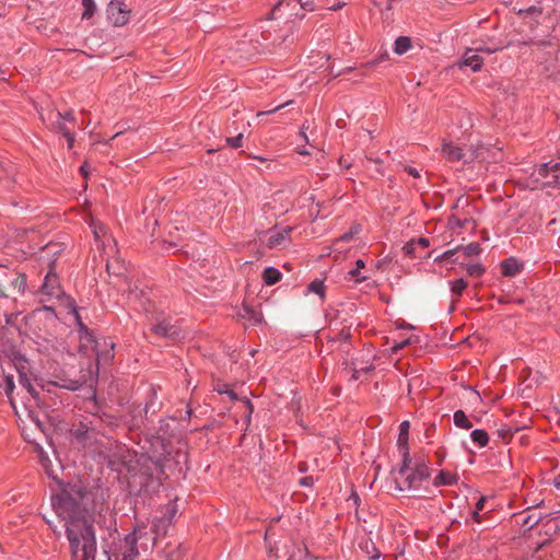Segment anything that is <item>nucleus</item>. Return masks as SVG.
<instances>
[{
    "instance_id": "nucleus-1",
    "label": "nucleus",
    "mask_w": 560,
    "mask_h": 560,
    "mask_svg": "<svg viewBox=\"0 0 560 560\" xmlns=\"http://www.w3.org/2000/svg\"><path fill=\"white\" fill-rule=\"evenodd\" d=\"M83 498L81 486L68 485L52 495L51 505L56 514L66 521L73 560H95L96 539L92 523L81 509Z\"/></svg>"
},
{
    "instance_id": "nucleus-2",
    "label": "nucleus",
    "mask_w": 560,
    "mask_h": 560,
    "mask_svg": "<svg viewBox=\"0 0 560 560\" xmlns=\"http://www.w3.org/2000/svg\"><path fill=\"white\" fill-rule=\"evenodd\" d=\"M156 537L148 530V523L137 522L132 530L112 547L108 560H137L155 546Z\"/></svg>"
},
{
    "instance_id": "nucleus-3",
    "label": "nucleus",
    "mask_w": 560,
    "mask_h": 560,
    "mask_svg": "<svg viewBox=\"0 0 560 560\" xmlns=\"http://www.w3.org/2000/svg\"><path fill=\"white\" fill-rule=\"evenodd\" d=\"M443 158L450 163H460L463 166L474 162H485L488 149L482 144L462 145L452 141H443L441 149Z\"/></svg>"
},
{
    "instance_id": "nucleus-4",
    "label": "nucleus",
    "mask_w": 560,
    "mask_h": 560,
    "mask_svg": "<svg viewBox=\"0 0 560 560\" xmlns=\"http://www.w3.org/2000/svg\"><path fill=\"white\" fill-rule=\"evenodd\" d=\"M409 463L402 458V465L394 477L396 488L400 491L418 489L430 477V468L425 464H418L411 469Z\"/></svg>"
},
{
    "instance_id": "nucleus-5",
    "label": "nucleus",
    "mask_w": 560,
    "mask_h": 560,
    "mask_svg": "<svg viewBox=\"0 0 560 560\" xmlns=\"http://www.w3.org/2000/svg\"><path fill=\"white\" fill-rule=\"evenodd\" d=\"M26 278L24 275L8 269H0V296L13 298L24 293Z\"/></svg>"
},
{
    "instance_id": "nucleus-6",
    "label": "nucleus",
    "mask_w": 560,
    "mask_h": 560,
    "mask_svg": "<svg viewBox=\"0 0 560 560\" xmlns=\"http://www.w3.org/2000/svg\"><path fill=\"white\" fill-rule=\"evenodd\" d=\"M178 509L176 501H171L165 504L159 512V514L154 515L151 521V535L152 537H163L167 534L170 526L174 523V520L177 515Z\"/></svg>"
},
{
    "instance_id": "nucleus-7",
    "label": "nucleus",
    "mask_w": 560,
    "mask_h": 560,
    "mask_svg": "<svg viewBox=\"0 0 560 560\" xmlns=\"http://www.w3.org/2000/svg\"><path fill=\"white\" fill-rule=\"evenodd\" d=\"M536 179H541L542 186L560 188V162H547L540 164L533 173Z\"/></svg>"
},
{
    "instance_id": "nucleus-8",
    "label": "nucleus",
    "mask_w": 560,
    "mask_h": 560,
    "mask_svg": "<svg viewBox=\"0 0 560 560\" xmlns=\"http://www.w3.org/2000/svg\"><path fill=\"white\" fill-rule=\"evenodd\" d=\"M40 292L42 294L50 298H60L62 290L59 283V279L55 272L49 271L46 275L44 283L40 288Z\"/></svg>"
},
{
    "instance_id": "nucleus-9",
    "label": "nucleus",
    "mask_w": 560,
    "mask_h": 560,
    "mask_svg": "<svg viewBox=\"0 0 560 560\" xmlns=\"http://www.w3.org/2000/svg\"><path fill=\"white\" fill-rule=\"evenodd\" d=\"M152 331L160 337L176 338L180 334V328L177 324L163 319L152 327Z\"/></svg>"
},
{
    "instance_id": "nucleus-10",
    "label": "nucleus",
    "mask_w": 560,
    "mask_h": 560,
    "mask_svg": "<svg viewBox=\"0 0 560 560\" xmlns=\"http://www.w3.org/2000/svg\"><path fill=\"white\" fill-rule=\"evenodd\" d=\"M409 421L405 420L399 424V434L397 439V446L401 453L405 462H410L409 450H408V440H409Z\"/></svg>"
},
{
    "instance_id": "nucleus-11",
    "label": "nucleus",
    "mask_w": 560,
    "mask_h": 560,
    "mask_svg": "<svg viewBox=\"0 0 560 560\" xmlns=\"http://www.w3.org/2000/svg\"><path fill=\"white\" fill-rule=\"evenodd\" d=\"M90 226L92 229L94 240L98 244V246H107L110 242H113L114 244L116 243L115 240L112 238V236L107 235V230L102 222L91 218Z\"/></svg>"
},
{
    "instance_id": "nucleus-12",
    "label": "nucleus",
    "mask_w": 560,
    "mask_h": 560,
    "mask_svg": "<svg viewBox=\"0 0 560 560\" xmlns=\"http://www.w3.org/2000/svg\"><path fill=\"white\" fill-rule=\"evenodd\" d=\"M107 12L116 26H122L128 22L129 11H126L120 2H110Z\"/></svg>"
},
{
    "instance_id": "nucleus-13",
    "label": "nucleus",
    "mask_w": 560,
    "mask_h": 560,
    "mask_svg": "<svg viewBox=\"0 0 560 560\" xmlns=\"http://www.w3.org/2000/svg\"><path fill=\"white\" fill-rule=\"evenodd\" d=\"M292 229L289 226L275 229L269 232V236L267 240L268 248H277L284 244V242L289 238Z\"/></svg>"
},
{
    "instance_id": "nucleus-14",
    "label": "nucleus",
    "mask_w": 560,
    "mask_h": 560,
    "mask_svg": "<svg viewBox=\"0 0 560 560\" xmlns=\"http://www.w3.org/2000/svg\"><path fill=\"white\" fill-rule=\"evenodd\" d=\"M483 59L474 50L468 48L464 56L459 67H469L474 72L481 69Z\"/></svg>"
},
{
    "instance_id": "nucleus-15",
    "label": "nucleus",
    "mask_w": 560,
    "mask_h": 560,
    "mask_svg": "<svg viewBox=\"0 0 560 560\" xmlns=\"http://www.w3.org/2000/svg\"><path fill=\"white\" fill-rule=\"evenodd\" d=\"M501 272L505 277H514L522 270V265L518 262V260L514 257H510L508 259H504L501 265Z\"/></svg>"
},
{
    "instance_id": "nucleus-16",
    "label": "nucleus",
    "mask_w": 560,
    "mask_h": 560,
    "mask_svg": "<svg viewBox=\"0 0 560 560\" xmlns=\"http://www.w3.org/2000/svg\"><path fill=\"white\" fill-rule=\"evenodd\" d=\"M457 481H458V477L456 474L447 471V470H441L434 478L433 485L435 487L453 486V485H456Z\"/></svg>"
},
{
    "instance_id": "nucleus-17",
    "label": "nucleus",
    "mask_w": 560,
    "mask_h": 560,
    "mask_svg": "<svg viewBox=\"0 0 560 560\" xmlns=\"http://www.w3.org/2000/svg\"><path fill=\"white\" fill-rule=\"evenodd\" d=\"M238 316L241 318L247 320L252 325L259 324L262 319V316L258 311H256L245 304L243 305L242 310L240 311Z\"/></svg>"
},
{
    "instance_id": "nucleus-18",
    "label": "nucleus",
    "mask_w": 560,
    "mask_h": 560,
    "mask_svg": "<svg viewBox=\"0 0 560 560\" xmlns=\"http://www.w3.org/2000/svg\"><path fill=\"white\" fill-rule=\"evenodd\" d=\"M365 267V262L362 259H357L355 267L348 271L346 279L352 280L355 283H362L368 280V276L362 275L361 269Z\"/></svg>"
},
{
    "instance_id": "nucleus-19",
    "label": "nucleus",
    "mask_w": 560,
    "mask_h": 560,
    "mask_svg": "<svg viewBox=\"0 0 560 560\" xmlns=\"http://www.w3.org/2000/svg\"><path fill=\"white\" fill-rule=\"evenodd\" d=\"M48 119L51 121V127L55 131L60 132L63 136H66L67 132H70L62 120V114L60 112H50L48 114Z\"/></svg>"
},
{
    "instance_id": "nucleus-20",
    "label": "nucleus",
    "mask_w": 560,
    "mask_h": 560,
    "mask_svg": "<svg viewBox=\"0 0 560 560\" xmlns=\"http://www.w3.org/2000/svg\"><path fill=\"white\" fill-rule=\"evenodd\" d=\"M516 517V522L521 525L522 528H524V532L532 530L540 521L539 517H535L534 515H514Z\"/></svg>"
},
{
    "instance_id": "nucleus-21",
    "label": "nucleus",
    "mask_w": 560,
    "mask_h": 560,
    "mask_svg": "<svg viewBox=\"0 0 560 560\" xmlns=\"http://www.w3.org/2000/svg\"><path fill=\"white\" fill-rule=\"evenodd\" d=\"M281 272L275 267H267L262 272L264 282L267 285H273L281 280Z\"/></svg>"
},
{
    "instance_id": "nucleus-22",
    "label": "nucleus",
    "mask_w": 560,
    "mask_h": 560,
    "mask_svg": "<svg viewBox=\"0 0 560 560\" xmlns=\"http://www.w3.org/2000/svg\"><path fill=\"white\" fill-rule=\"evenodd\" d=\"M454 424L457 428L469 430L472 428L471 421L463 410H456L453 416Z\"/></svg>"
},
{
    "instance_id": "nucleus-23",
    "label": "nucleus",
    "mask_w": 560,
    "mask_h": 560,
    "mask_svg": "<svg viewBox=\"0 0 560 560\" xmlns=\"http://www.w3.org/2000/svg\"><path fill=\"white\" fill-rule=\"evenodd\" d=\"M471 441L478 446V447H485L489 443V435L485 430L476 429L470 433Z\"/></svg>"
},
{
    "instance_id": "nucleus-24",
    "label": "nucleus",
    "mask_w": 560,
    "mask_h": 560,
    "mask_svg": "<svg viewBox=\"0 0 560 560\" xmlns=\"http://www.w3.org/2000/svg\"><path fill=\"white\" fill-rule=\"evenodd\" d=\"M411 48V40L407 36H400L395 40L394 51L397 55H402Z\"/></svg>"
},
{
    "instance_id": "nucleus-25",
    "label": "nucleus",
    "mask_w": 560,
    "mask_h": 560,
    "mask_svg": "<svg viewBox=\"0 0 560 560\" xmlns=\"http://www.w3.org/2000/svg\"><path fill=\"white\" fill-rule=\"evenodd\" d=\"M359 232H360V228H359V225H353V226H351L349 232H347V233L342 234L340 237H338L337 240H335V242H334V247H335V249H336V250H339V249H340L339 245H340L341 243H343V242H345V243L350 242V241L353 238V236H354V235H357Z\"/></svg>"
},
{
    "instance_id": "nucleus-26",
    "label": "nucleus",
    "mask_w": 560,
    "mask_h": 560,
    "mask_svg": "<svg viewBox=\"0 0 560 560\" xmlns=\"http://www.w3.org/2000/svg\"><path fill=\"white\" fill-rule=\"evenodd\" d=\"M467 287H468V283L462 278L455 279L450 282L451 292L457 299L463 294V292L467 289Z\"/></svg>"
},
{
    "instance_id": "nucleus-27",
    "label": "nucleus",
    "mask_w": 560,
    "mask_h": 560,
    "mask_svg": "<svg viewBox=\"0 0 560 560\" xmlns=\"http://www.w3.org/2000/svg\"><path fill=\"white\" fill-rule=\"evenodd\" d=\"M308 291L317 294L322 300H324L326 285L323 280L316 279L308 284Z\"/></svg>"
},
{
    "instance_id": "nucleus-28",
    "label": "nucleus",
    "mask_w": 560,
    "mask_h": 560,
    "mask_svg": "<svg viewBox=\"0 0 560 560\" xmlns=\"http://www.w3.org/2000/svg\"><path fill=\"white\" fill-rule=\"evenodd\" d=\"M179 548L180 545L173 546L172 544H167L166 549H170V551H162V553H165L162 556V560H178L180 557Z\"/></svg>"
},
{
    "instance_id": "nucleus-29",
    "label": "nucleus",
    "mask_w": 560,
    "mask_h": 560,
    "mask_svg": "<svg viewBox=\"0 0 560 560\" xmlns=\"http://www.w3.org/2000/svg\"><path fill=\"white\" fill-rule=\"evenodd\" d=\"M130 301H139L143 308L147 311L145 303L149 302L147 293L143 290H130L128 294Z\"/></svg>"
},
{
    "instance_id": "nucleus-30",
    "label": "nucleus",
    "mask_w": 560,
    "mask_h": 560,
    "mask_svg": "<svg viewBox=\"0 0 560 560\" xmlns=\"http://www.w3.org/2000/svg\"><path fill=\"white\" fill-rule=\"evenodd\" d=\"M459 247H460V250L464 253V255L467 257L479 255L481 252L480 245L476 242H472L466 246H459Z\"/></svg>"
},
{
    "instance_id": "nucleus-31",
    "label": "nucleus",
    "mask_w": 560,
    "mask_h": 560,
    "mask_svg": "<svg viewBox=\"0 0 560 560\" xmlns=\"http://www.w3.org/2000/svg\"><path fill=\"white\" fill-rule=\"evenodd\" d=\"M82 5L84 9L82 13V19L92 18L96 9L94 0H82Z\"/></svg>"
},
{
    "instance_id": "nucleus-32",
    "label": "nucleus",
    "mask_w": 560,
    "mask_h": 560,
    "mask_svg": "<svg viewBox=\"0 0 560 560\" xmlns=\"http://www.w3.org/2000/svg\"><path fill=\"white\" fill-rule=\"evenodd\" d=\"M36 450H37L38 458H39L42 466L49 474V467L51 466V462H50L48 455L44 452L43 447L39 445L36 446Z\"/></svg>"
},
{
    "instance_id": "nucleus-33",
    "label": "nucleus",
    "mask_w": 560,
    "mask_h": 560,
    "mask_svg": "<svg viewBox=\"0 0 560 560\" xmlns=\"http://www.w3.org/2000/svg\"><path fill=\"white\" fill-rule=\"evenodd\" d=\"M469 276L480 277L485 273V268L481 264H470L466 268Z\"/></svg>"
},
{
    "instance_id": "nucleus-34",
    "label": "nucleus",
    "mask_w": 560,
    "mask_h": 560,
    "mask_svg": "<svg viewBox=\"0 0 560 560\" xmlns=\"http://www.w3.org/2000/svg\"><path fill=\"white\" fill-rule=\"evenodd\" d=\"M542 13V9L540 7L532 5L526 9H518L517 14L518 15H540Z\"/></svg>"
},
{
    "instance_id": "nucleus-35",
    "label": "nucleus",
    "mask_w": 560,
    "mask_h": 560,
    "mask_svg": "<svg viewBox=\"0 0 560 560\" xmlns=\"http://www.w3.org/2000/svg\"><path fill=\"white\" fill-rule=\"evenodd\" d=\"M229 147L237 149L243 145V135L238 133L236 137H229L225 139Z\"/></svg>"
},
{
    "instance_id": "nucleus-36",
    "label": "nucleus",
    "mask_w": 560,
    "mask_h": 560,
    "mask_svg": "<svg viewBox=\"0 0 560 560\" xmlns=\"http://www.w3.org/2000/svg\"><path fill=\"white\" fill-rule=\"evenodd\" d=\"M69 310H70V313L73 315L78 326L80 328H84V325H83V323L81 320V317L79 315V311H78V307L75 305L74 300L69 301Z\"/></svg>"
},
{
    "instance_id": "nucleus-37",
    "label": "nucleus",
    "mask_w": 560,
    "mask_h": 560,
    "mask_svg": "<svg viewBox=\"0 0 560 560\" xmlns=\"http://www.w3.org/2000/svg\"><path fill=\"white\" fill-rule=\"evenodd\" d=\"M241 400L246 408L245 421H246V424L248 425L250 423L252 415L254 412V406H253L252 401L246 397L242 398Z\"/></svg>"
},
{
    "instance_id": "nucleus-38",
    "label": "nucleus",
    "mask_w": 560,
    "mask_h": 560,
    "mask_svg": "<svg viewBox=\"0 0 560 560\" xmlns=\"http://www.w3.org/2000/svg\"><path fill=\"white\" fill-rule=\"evenodd\" d=\"M514 432L511 427L509 425H502L500 429H498V435L503 440H509L513 436Z\"/></svg>"
},
{
    "instance_id": "nucleus-39",
    "label": "nucleus",
    "mask_w": 560,
    "mask_h": 560,
    "mask_svg": "<svg viewBox=\"0 0 560 560\" xmlns=\"http://www.w3.org/2000/svg\"><path fill=\"white\" fill-rule=\"evenodd\" d=\"M388 59H389V55L385 51V52L381 54L380 56H377L375 59L366 62L364 66L365 67H375L378 63L384 62Z\"/></svg>"
},
{
    "instance_id": "nucleus-40",
    "label": "nucleus",
    "mask_w": 560,
    "mask_h": 560,
    "mask_svg": "<svg viewBox=\"0 0 560 560\" xmlns=\"http://www.w3.org/2000/svg\"><path fill=\"white\" fill-rule=\"evenodd\" d=\"M19 316H20V313L5 314V324H7V326L14 327V328L19 329L18 326H16V323H15L16 319L19 318Z\"/></svg>"
},
{
    "instance_id": "nucleus-41",
    "label": "nucleus",
    "mask_w": 560,
    "mask_h": 560,
    "mask_svg": "<svg viewBox=\"0 0 560 560\" xmlns=\"http://www.w3.org/2000/svg\"><path fill=\"white\" fill-rule=\"evenodd\" d=\"M410 343V340L409 339H404L397 343H395L390 350L393 353H397L399 350L404 349L407 345Z\"/></svg>"
},
{
    "instance_id": "nucleus-42",
    "label": "nucleus",
    "mask_w": 560,
    "mask_h": 560,
    "mask_svg": "<svg viewBox=\"0 0 560 560\" xmlns=\"http://www.w3.org/2000/svg\"><path fill=\"white\" fill-rule=\"evenodd\" d=\"M21 384L27 389V392L35 398L37 399V392L33 388V386L30 384V382L27 380H21Z\"/></svg>"
},
{
    "instance_id": "nucleus-43",
    "label": "nucleus",
    "mask_w": 560,
    "mask_h": 560,
    "mask_svg": "<svg viewBox=\"0 0 560 560\" xmlns=\"http://www.w3.org/2000/svg\"><path fill=\"white\" fill-rule=\"evenodd\" d=\"M13 389H14L13 378L11 376H7L5 377V394L8 396H10L11 393L13 392Z\"/></svg>"
},
{
    "instance_id": "nucleus-44",
    "label": "nucleus",
    "mask_w": 560,
    "mask_h": 560,
    "mask_svg": "<svg viewBox=\"0 0 560 560\" xmlns=\"http://www.w3.org/2000/svg\"><path fill=\"white\" fill-rule=\"evenodd\" d=\"M338 163L345 170H349L353 165L352 161L347 159V158H345V156H341L339 159Z\"/></svg>"
},
{
    "instance_id": "nucleus-45",
    "label": "nucleus",
    "mask_w": 560,
    "mask_h": 560,
    "mask_svg": "<svg viewBox=\"0 0 560 560\" xmlns=\"http://www.w3.org/2000/svg\"><path fill=\"white\" fill-rule=\"evenodd\" d=\"M477 54L480 52V51H483V52H487V54H492L497 50V48H489V47H485L482 45H477L472 48Z\"/></svg>"
},
{
    "instance_id": "nucleus-46",
    "label": "nucleus",
    "mask_w": 560,
    "mask_h": 560,
    "mask_svg": "<svg viewBox=\"0 0 560 560\" xmlns=\"http://www.w3.org/2000/svg\"><path fill=\"white\" fill-rule=\"evenodd\" d=\"M230 389V385L229 384H218L215 387H214V390L218 392L219 394L223 395V394H226Z\"/></svg>"
},
{
    "instance_id": "nucleus-47",
    "label": "nucleus",
    "mask_w": 560,
    "mask_h": 560,
    "mask_svg": "<svg viewBox=\"0 0 560 560\" xmlns=\"http://www.w3.org/2000/svg\"><path fill=\"white\" fill-rule=\"evenodd\" d=\"M405 171L412 177L419 178L420 177V171L412 166H405Z\"/></svg>"
},
{
    "instance_id": "nucleus-48",
    "label": "nucleus",
    "mask_w": 560,
    "mask_h": 560,
    "mask_svg": "<svg viewBox=\"0 0 560 560\" xmlns=\"http://www.w3.org/2000/svg\"><path fill=\"white\" fill-rule=\"evenodd\" d=\"M313 482H314V480H313V477H311V476L303 477L300 480V485L303 487H311V486H313Z\"/></svg>"
},
{
    "instance_id": "nucleus-49",
    "label": "nucleus",
    "mask_w": 560,
    "mask_h": 560,
    "mask_svg": "<svg viewBox=\"0 0 560 560\" xmlns=\"http://www.w3.org/2000/svg\"><path fill=\"white\" fill-rule=\"evenodd\" d=\"M62 120H68L70 122L74 124L75 117H74L73 112L69 110V112H66L65 114H62Z\"/></svg>"
},
{
    "instance_id": "nucleus-50",
    "label": "nucleus",
    "mask_w": 560,
    "mask_h": 560,
    "mask_svg": "<svg viewBox=\"0 0 560 560\" xmlns=\"http://www.w3.org/2000/svg\"><path fill=\"white\" fill-rule=\"evenodd\" d=\"M67 139L68 148L72 149L74 144V133L73 132H67L66 136H63Z\"/></svg>"
},
{
    "instance_id": "nucleus-51",
    "label": "nucleus",
    "mask_w": 560,
    "mask_h": 560,
    "mask_svg": "<svg viewBox=\"0 0 560 560\" xmlns=\"http://www.w3.org/2000/svg\"><path fill=\"white\" fill-rule=\"evenodd\" d=\"M371 547H372L373 551H366L370 559H373V560L378 559L381 553L378 552V550L375 548V546L373 544H371Z\"/></svg>"
},
{
    "instance_id": "nucleus-52",
    "label": "nucleus",
    "mask_w": 560,
    "mask_h": 560,
    "mask_svg": "<svg viewBox=\"0 0 560 560\" xmlns=\"http://www.w3.org/2000/svg\"><path fill=\"white\" fill-rule=\"evenodd\" d=\"M287 104H288V103H285V104H281V105H279V106H277V107L272 108V109H269V110L259 112V113L257 114V116L272 114V113H275V112L279 110L280 108L284 107Z\"/></svg>"
},
{
    "instance_id": "nucleus-53",
    "label": "nucleus",
    "mask_w": 560,
    "mask_h": 560,
    "mask_svg": "<svg viewBox=\"0 0 560 560\" xmlns=\"http://www.w3.org/2000/svg\"><path fill=\"white\" fill-rule=\"evenodd\" d=\"M485 502H486V498L485 497H481L478 499L476 505H475V510L476 511H481L485 506Z\"/></svg>"
},
{
    "instance_id": "nucleus-54",
    "label": "nucleus",
    "mask_w": 560,
    "mask_h": 560,
    "mask_svg": "<svg viewBox=\"0 0 560 560\" xmlns=\"http://www.w3.org/2000/svg\"><path fill=\"white\" fill-rule=\"evenodd\" d=\"M229 396V398L232 400V401H236V400H240V397L233 390V389H229V392L225 394Z\"/></svg>"
},
{
    "instance_id": "nucleus-55",
    "label": "nucleus",
    "mask_w": 560,
    "mask_h": 560,
    "mask_svg": "<svg viewBox=\"0 0 560 560\" xmlns=\"http://www.w3.org/2000/svg\"><path fill=\"white\" fill-rule=\"evenodd\" d=\"M404 250L407 255H411L413 253V243H407L404 247Z\"/></svg>"
},
{
    "instance_id": "nucleus-56",
    "label": "nucleus",
    "mask_w": 560,
    "mask_h": 560,
    "mask_svg": "<svg viewBox=\"0 0 560 560\" xmlns=\"http://www.w3.org/2000/svg\"><path fill=\"white\" fill-rule=\"evenodd\" d=\"M460 250V247H456L454 249H451V250H446L444 254H443V257L445 258H450L452 257L455 253L459 252Z\"/></svg>"
},
{
    "instance_id": "nucleus-57",
    "label": "nucleus",
    "mask_w": 560,
    "mask_h": 560,
    "mask_svg": "<svg viewBox=\"0 0 560 560\" xmlns=\"http://www.w3.org/2000/svg\"><path fill=\"white\" fill-rule=\"evenodd\" d=\"M460 250V247H456L454 249H451V250H446L444 254H443V257L445 258H450L452 257L455 253L459 252Z\"/></svg>"
},
{
    "instance_id": "nucleus-58",
    "label": "nucleus",
    "mask_w": 560,
    "mask_h": 560,
    "mask_svg": "<svg viewBox=\"0 0 560 560\" xmlns=\"http://www.w3.org/2000/svg\"><path fill=\"white\" fill-rule=\"evenodd\" d=\"M306 553L305 550L299 549V557L296 558L295 555H291L288 560H301L302 557Z\"/></svg>"
},
{
    "instance_id": "nucleus-59",
    "label": "nucleus",
    "mask_w": 560,
    "mask_h": 560,
    "mask_svg": "<svg viewBox=\"0 0 560 560\" xmlns=\"http://www.w3.org/2000/svg\"><path fill=\"white\" fill-rule=\"evenodd\" d=\"M88 170H89V164L85 162L83 163L81 166H80V172L81 174L86 177L88 176Z\"/></svg>"
},
{
    "instance_id": "nucleus-60",
    "label": "nucleus",
    "mask_w": 560,
    "mask_h": 560,
    "mask_svg": "<svg viewBox=\"0 0 560 560\" xmlns=\"http://www.w3.org/2000/svg\"><path fill=\"white\" fill-rule=\"evenodd\" d=\"M418 244L421 245L422 247L427 248L430 244L429 240L428 238H424V237H420L418 240Z\"/></svg>"
},
{
    "instance_id": "nucleus-61",
    "label": "nucleus",
    "mask_w": 560,
    "mask_h": 560,
    "mask_svg": "<svg viewBox=\"0 0 560 560\" xmlns=\"http://www.w3.org/2000/svg\"><path fill=\"white\" fill-rule=\"evenodd\" d=\"M479 512H480V511H476V510H474V512H472V520H474L475 522H477V523H480V522H481V516H480Z\"/></svg>"
},
{
    "instance_id": "nucleus-62",
    "label": "nucleus",
    "mask_w": 560,
    "mask_h": 560,
    "mask_svg": "<svg viewBox=\"0 0 560 560\" xmlns=\"http://www.w3.org/2000/svg\"><path fill=\"white\" fill-rule=\"evenodd\" d=\"M411 506L415 508V509L420 510L422 508V504H421V502L418 499H416V500H413L411 502ZM423 508H425V506L423 505Z\"/></svg>"
},
{
    "instance_id": "nucleus-63",
    "label": "nucleus",
    "mask_w": 560,
    "mask_h": 560,
    "mask_svg": "<svg viewBox=\"0 0 560 560\" xmlns=\"http://www.w3.org/2000/svg\"><path fill=\"white\" fill-rule=\"evenodd\" d=\"M282 197H283V192H281V191H277V192L272 196V199H273V201H279V200H281V199H282Z\"/></svg>"
},
{
    "instance_id": "nucleus-64",
    "label": "nucleus",
    "mask_w": 560,
    "mask_h": 560,
    "mask_svg": "<svg viewBox=\"0 0 560 560\" xmlns=\"http://www.w3.org/2000/svg\"><path fill=\"white\" fill-rule=\"evenodd\" d=\"M552 483L557 489H560V474L555 477Z\"/></svg>"
}]
</instances>
